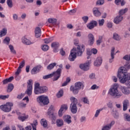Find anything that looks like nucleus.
<instances>
[{"label":"nucleus","instance_id":"obj_28","mask_svg":"<svg viewBox=\"0 0 130 130\" xmlns=\"http://www.w3.org/2000/svg\"><path fill=\"white\" fill-rule=\"evenodd\" d=\"M29 115L23 114L22 116H18V119L21 121H25L26 119H28Z\"/></svg>","mask_w":130,"mask_h":130},{"label":"nucleus","instance_id":"obj_7","mask_svg":"<svg viewBox=\"0 0 130 130\" xmlns=\"http://www.w3.org/2000/svg\"><path fill=\"white\" fill-rule=\"evenodd\" d=\"M33 89V80L29 79L27 82V89L25 91V94L28 96H31L32 94V90Z\"/></svg>","mask_w":130,"mask_h":130},{"label":"nucleus","instance_id":"obj_56","mask_svg":"<svg viewBox=\"0 0 130 130\" xmlns=\"http://www.w3.org/2000/svg\"><path fill=\"white\" fill-rule=\"evenodd\" d=\"M102 42V37L100 36L99 40L96 41V44L97 45H100V43Z\"/></svg>","mask_w":130,"mask_h":130},{"label":"nucleus","instance_id":"obj_23","mask_svg":"<svg viewBox=\"0 0 130 130\" xmlns=\"http://www.w3.org/2000/svg\"><path fill=\"white\" fill-rule=\"evenodd\" d=\"M88 43L89 45H93L94 44V35L92 34H89L88 35Z\"/></svg>","mask_w":130,"mask_h":130},{"label":"nucleus","instance_id":"obj_57","mask_svg":"<svg viewBox=\"0 0 130 130\" xmlns=\"http://www.w3.org/2000/svg\"><path fill=\"white\" fill-rule=\"evenodd\" d=\"M97 89H99V86L96 84H94L91 87V90H97Z\"/></svg>","mask_w":130,"mask_h":130},{"label":"nucleus","instance_id":"obj_49","mask_svg":"<svg viewBox=\"0 0 130 130\" xmlns=\"http://www.w3.org/2000/svg\"><path fill=\"white\" fill-rule=\"evenodd\" d=\"M124 118L127 121H130V115L128 114H124Z\"/></svg>","mask_w":130,"mask_h":130},{"label":"nucleus","instance_id":"obj_55","mask_svg":"<svg viewBox=\"0 0 130 130\" xmlns=\"http://www.w3.org/2000/svg\"><path fill=\"white\" fill-rule=\"evenodd\" d=\"M83 21L85 23L88 22V20H89V17L88 16H83L82 17Z\"/></svg>","mask_w":130,"mask_h":130},{"label":"nucleus","instance_id":"obj_45","mask_svg":"<svg viewBox=\"0 0 130 130\" xmlns=\"http://www.w3.org/2000/svg\"><path fill=\"white\" fill-rule=\"evenodd\" d=\"M10 38L9 37H6L5 38V39L4 40V43H5V44H7V45H9V44H10Z\"/></svg>","mask_w":130,"mask_h":130},{"label":"nucleus","instance_id":"obj_43","mask_svg":"<svg viewBox=\"0 0 130 130\" xmlns=\"http://www.w3.org/2000/svg\"><path fill=\"white\" fill-rule=\"evenodd\" d=\"M63 95V90H60L58 93L56 94V96L57 98H60V97H62Z\"/></svg>","mask_w":130,"mask_h":130},{"label":"nucleus","instance_id":"obj_31","mask_svg":"<svg viewBox=\"0 0 130 130\" xmlns=\"http://www.w3.org/2000/svg\"><path fill=\"white\" fill-rule=\"evenodd\" d=\"M56 125L58 127H60V126H62L63 125V120L61 119H58L56 120Z\"/></svg>","mask_w":130,"mask_h":130},{"label":"nucleus","instance_id":"obj_39","mask_svg":"<svg viewBox=\"0 0 130 130\" xmlns=\"http://www.w3.org/2000/svg\"><path fill=\"white\" fill-rule=\"evenodd\" d=\"M70 100L71 101V103H73L74 104H78V100H77V99H76V98L74 97V96H71L70 98Z\"/></svg>","mask_w":130,"mask_h":130},{"label":"nucleus","instance_id":"obj_25","mask_svg":"<svg viewBox=\"0 0 130 130\" xmlns=\"http://www.w3.org/2000/svg\"><path fill=\"white\" fill-rule=\"evenodd\" d=\"M51 46L53 49L54 52H58V47L59 45L58 42H54L51 44Z\"/></svg>","mask_w":130,"mask_h":130},{"label":"nucleus","instance_id":"obj_8","mask_svg":"<svg viewBox=\"0 0 130 130\" xmlns=\"http://www.w3.org/2000/svg\"><path fill=\"white\" fill-rule=\"evenodd\" d=\"M90 63H91V62L90 61H88L85 63L81 64L80 65V68L83 71H89V70L90 69Z\"/></svg>","mask_w":130,"mask_h":130},{"label":"nucleus","instance_id":"obj_32","mask_svg":"<svg viewBox=\"0 0 130 130\" xmlns=\"http://www.w3.org/2000/svg\"><path fill=\"white\" fill-rule=\"evenodd\" d=\"M7 32H8V29H7V28H3L0 31V37H3V36H5V35H7Z\"/></svg>","mask_w":130,"mask_h":130},{"label":"nucleus","instance_id":"obj_41","mask_svg":"<svg viewBox=\"0 0 130 130\" xmlns=\"http://www.w3.org/2000/svg\"><path fill=\"white\" fill-rule=\"evenodd\" d=\"M71 82V78L70 77H67L66 79V81L62 84V87H64V86H67L69 83Z\"/></svg>","mask_w":130,"mask_h":130},{"label":"nucleus","instance_id":"obj_42","mask_svg":"<svg viewBox=\"0 0 130 130\" xmlns=\"http://www.w3.org/2000/svg\"><path fill=\"white\" fill-rule=\"evenodd\" d=\"M41 49H42L43 51H47V50L49 49V46L47 45H43L41 46Z\"/></svg>","mask_w":130,"mask_h":130},{"label":"nucleus","instance_id":"obj_52","mask_svg":"<svg viewBox=\"0 0 130 130\" xmlns=\"http://www.w3.org/2000/svg\"><path fill=\"white\" fill-rule=\"evenodd\" d=\"M7 4L9 8H12L13 7L12 0H7Z\"/></svg>","mask_w":130,"mask_h":130},{"label":"nucleus","instance_id":"obj_38","mask_svg":"<svg viewBox=\"0 0 130 130\" xmlns=\"http://www.w3.org/2000/svg\"><path fill=\"white\" fill-rule=\"evenodd\" d=\"M55 66H56V63L55 62L50 63L48 66L47 69L49 70H52V69H53Z\"/></svg>","mask_w":130,"mask_h":130},{"label":"nucleus","instance_id":"obj_17","mask_svg":"<svg viewBox=\"0 0 130 130\" xmlns=\"http://www.w3.org/2000/svg\"><path fill=\"white\" fill-rule=\"evenodd\" d=\"M70 110L71 112H72L74 114L77 113V112L78 111V108L77 107V105L71 103L70 105Z\"/></svg>","mask_w":130,"mask_h":130},{"label":"nucleus","instance_id":"obj_58","mask_svg":"<svg viewBox=\"0 0 130 130\" xmlns=\"http://www.w3.org/2000/svg\"><path fill=\"white\" fill-rule=\"evenodd\" d=\"M123 59H125V60H130V55H126L123 57Z\"/></svg>","mask_w":130,"mask_h":130},{"label":"nucleus","instance_id":"obj_60","mask_svg":"<svg viewBox=\"0 0 130 130\" xmlns=\"http://www.w3.org/2000/svg\"><path fill=\"white\" fill-rule=\"evenodd\" d=\"M97 52H98L97 49L95 48H93L91 49V53H93V54H97Z\"/></svg>","mask_w":130,"mask_h":130},{"label":"nucleus","instance_id":"obj_14","mask_svg":"<svg viewBox=\"0 0 130 130\" xmlns=\"http://www.w3.org/2000/svg\"><path fill=\"white\" fill-rule=\"evenodd\" d=\"M97 26V21H91L90 23L87 24V27L90 30L94 28V27H96Z\"/></svg>","mask_w":130,"mask_h":130},{"label":"nucleus","instance_id":"obj_2","mask_svg":"<svg viewBox=\"0 0 130 130\" xmlns=\"http://www.w3.org/2000/svg\"><path fill=\"white\" fill-rule=\"evenodd\" d=\"M108 94L114 98H120L122 93L118 91V85L116 83L113 85L109 90Z\"/></svg>","mask_w":130,"mask_h":130},{"label":"nucleus","instance_id":"obj_13","mask_svg":"<svg viewBox=\"0 0 130 130\" xmlns=\"http://www.w3.org/2000/svg\"><path fill=\"white\" fill-rule=\"evenodd\" d=\"M22 42L26 45H31V44H34V42L31 41L30 40L27 39L26 37H22Z\"/></svg>","mask_w":130,"mask_h":130},{"label":"nucleus","instance_id":"obj_5","mask_svg":"<svg viewBox=\"0 0 130 130\" xmlns=\"http://www.w3.org/2000/svg\"><path fill=\"white\" fill-rule=\"evenodd\" d=\"M37 100L40 105H47L49 103V99L48 97L42 95L38 96Z\"/></svg>","mask_w":130,"mask_h":130},{"label":"nucleus","instance_id":"obj_10","mask_svg":"<svg viewBox=\"0 0 130 130\" xmlns=\"http://www.w3.org/2000/svg\"><path fill=\"white\" fill-rule=\"evenodd\" d=\"M41 86L40 84L39 83L37 82L35 84V88H34V92L36 95H39V94H42L40 91H41Z\"/></svg>","mask_w":130,"mask_h":130},{"label":"nucleus","instance_id":"obj_24","mask_svg":"<svg viewBox=\"0 0 130 130\" xmlns=\"http://www.w3.org/2000/svg\"><path fill=\"white\" fill-rule=\"evenodd\" d=\"M128 106H129V101L128 100H124L123 102V111H126Z\"/></svg>","mask_w":130,"mask_h":130},{"label":"nucleus","instance_id":"obj_59","mask_svg":"<svg viewBox=\"0 0 130 130\" xmlns=\"http://www.w3.org/2000/svg\"><path fill=\"white\" fill-rule=\"evenodd\" d=\"M86 54L87 55H92V51L90 49H87Z\"/></svg>","mask_w":130,"mask_h":130},{"label":"nucleus","instance_id":"obj_35","mask_svg":"<svg viewBox=\"0 0 130 130\" xmlns=\"http://www.w3.org/2000/svg\"><path fill=\"white\" fill-rule=\"evenodd\" d=\"M47 90H48L47 87L41 86V90L39 92V93H41L42 94L43 93H45V92H47Z\"/></svg>","mask_w":130,"mask_h":130},{"label":"nucleus","instance_id":"obj_48","mask_svg":"<svg viewBox=\"0 0 130 130\" xmlns=\"http://www.w3.org/2000/svg\"><path fill=\"white\" fill-rule=\"evenodd\" d=\"M53 38H50L49 39H45L44 40V43H46V44H48V43H50L51 41H53Z\"/></svg>","mask_w":130,"mask_h":130},{"label":"nucleus","instance_id":"obj_15","mask_svg":"<svg viewBox=\"0 0 130 130\" xmlns=\"http://www.w3.org/2000/svg\"><path fill=\"white\" fill-rule=\"evenodd\" d=\"M42 67L40 65L37 66L36 67H34L31 70V74L32 75H35L37 74V73H39L40 72V70H41V68Z\"/></svg>","mask_w":130,"mask_h":130},{"label":"nucleus","instance_id":"obj_62","mask_svg":"<svg viewBox=\"0 0 130 130\" xmlns=\"http://www.w3.org/2000/svg\"><path fill=\"white\" fill-rule=\"evenodd\" d=\"M27 17V14L26 13H23L21 16V18L22 20H25L26 19V17Z\"/></svg>","mask_w":130,"mask_h":130},{"label":"nucleus","instance_id":"obj_30","mask_svg":"<svg viewBox=\"0 0 130 130\" xmlns=\"http://www.w3.org/2000/svg\"><path fill=\"white\" fill-rule=\"evenodd\" d=\"M14 80V77L11 76L9 78H7L3 81V83L4 85H6V84H8V83H11L12 81Z\"/></svg>","mask_w":130,"mask_h":130},{"label":"nucleus","instance_id":"obj_44","mask_svg":"<svg viewBox=\"0 0 130 130\" xmlns=\"http://www.w3.org/2000/svg\"><path fill=\"white\" fill-rule=\"evenodd\" d=\"M56 19L54 18H49L48 20V22L51 24H55L56 23Z\"/></svg>","mask_w":130,"mask_h":130},{"label":"nucleus","instance_id":"obj_1","mask_svg":"<svg viewBox=\"0 0 130 130\" xmlns=\"http://www.w3.org/2000/svg\"><path fill=\"white\" fill-rule=\"evenodd\" d=\"M84 51H85V46L84 45L78 46L77 48H74L71 51V53L69 57V60L74 61L77 58V54L78 56H81Z\"/></svg>","mask_w":130,"mask_h":130},{"label":"nucleus","instance_id":"obj_21","mask_svg":"<svg viewBox=\"0 0 130 130\" xmlns=\"http://www.w3.org/2000/svg\"><path fill=\"white\" fill-rule=\"evenodd\" d=\"M114 50H115V48L114 47H112L111 51V58L109 59V62H112L113 61V59L114 58V55L116 54L119 51H117L115 53H114Z\"/></svg>","mask_w":130,"mask_h":130},{"label":"nucleus","instance_id":"obj_53","mask_svg":"<svg viewBox=\"0 0 130 130\" xmlns=\"http://www.w3.org/2000/svg\"><path fill=\"white\" fill-rule=\"evenodd\" d=\"M104 4V0H98L96 2V5H98L99 6H102Z\"/></svg>","mask_w":130,"mask_h":130},{"label":"nucleus","instance_id":"obj_50","mask_svg":"<svg viewBox=\"0 0 130 130\" xmlns=\"http://www.w3.org/2000/svg\"><path fill=\"white\" fill-rule=\"evenodd\" d=\"M13 19L14 21H18L19 19V16H18V14L15 13L13 14Z\"/></svg>","mask_w":130,"mask_h":130},{"label":"nucleus","instance_id":"obj_6","mask_svg":"<svg viewBox=\"0 0 130 130\" xmlns=\"http://www.w3.org/2000/svg\"><path fill=\"white\" fill-rule=\"evenodd\" d=\"M13 103L7 102L4 105H1L0 106V109L4 112H10L12 110V107L13 106Z\"/></svg>","mask_w":130,"mask_h":130},{"label":"nucleus","instance_id":"obj_3","mask_svg":"<svg viewBox=\"0 0 130 130\" xmlns=\"http://www.w3.org/2000/svg\"><path fill=\"white\" fill-rule=\"evenodd\" d=\"M62 70L61 69H58L56 72L50 74L48 75H45L43 76V79L44 80H47V79H50V78H52L54 77L53 81H57L58 79L60 78Z\"/></svg>","mask_w":130,"mask_h":130},{"label":"nucleus","instance_id":"obj_18","mask_svg":"<svg viewBox=\"0 0 130 130\" xmlns=\"http://www.w3.org/2000/svg\"><path fill=\"white\" fill-rule=\"evenodd\" d=\"M35 37L39 38L41 36V28L39 27H37L35 29Z\"/></svg>","mask_w":130,"mask_h":130},{"label":"nucleus","instance_id":"obj_22","mask_svg":"<svg viewBox=\"0 0 130 130\" xmlns=\"http://www.w3.org/2000/svg\"><path fill=\"white\" fill-rule=\"evenodd\" d=\"M122 20H123V17L120 15H118L114 18V23L115 24H119Z\"/></svg>","mask_w":130,"mask_h":130},{"label":"nucleus","instance_id":"obj_16","mask_svg":"<svg viewBox=\"0 0 130 130\" xmlns=\"http://www.w3.org/2000/svg\"><path fill=\"white\" fill-rule=\"evenodd\" d=\"M24 67H25V61L23 60L19 63V66L17 69V72L15 73V75H19V74L21 73V69H23Z\"/></svg>","mask_w":130,"mask_h":130},{"label":"nucleus","instance_id":"obj_19","mask_svg":"<svg viewBox=\"0 0 130 130\" xmlns=\"http://www.w3.org/2000/svg\"><path fill=\"white\" fill-rule=\"evenodd\" d=\"M102 64V57H98L94 62V67H100Z\"/></svg>","mask_w":130,"mask_h":130},{"label":"nucleus","instance_id":"obj_46","mask_svg":"<svg viewBox=\"0 0 130 130\" xmlns=\"http://www.w3.org/2000/svg\"><path fill=\"white\" fill-rule=\"evenodd\" d=\"M103 110V109H100L99 110H96L95 113L94 114V117H98L99 116V114H100V112Z\"/></svg>","mask_w":130,"mask_h":130},{"label":"nucleus","instance_id":"obj_20","mask_svg":"<svg viewBox=\"0 0 130 130\" xmlns=\"http://www.w3.org/2000/svg\"><path fill=\"white\" fill-rule=\"evenodd\" d=\"M63 119L64 122H66V123H68V124H70V123H72V117H71V116L69 115H64L63 117Z\"/></svg>","mask_w":130,"mask_h":130},{"label":"nucleus","instance_id":"obj_54","mask_svg":"<svg viewBox=\"0 0 130 130\" xmlns=\"http://www.w3.org/2000/svg\"><path fill=\"white\" fill-rule=\"evenodd\" d=\"M9 95H0V99H2V100H5V99H8V98H9Z\"/></svg>","mask_w":130,"mask_h":130},{"label":"nucleus","instance_id":"obj_64","mask_svg":"<svg viewBox=\"0 0 130 130\" xmlns=\"http://www.w3.org/2000/svg\"><path fill=\"white\" fill-rule=\"evenodd\" d=\"M24 96H25V94L24 93H21L17 96V98L18 99H22V98H23Z\"/></svg>","mask_w":130,"mask_h":130},{"label":"nucleus","instance_id":"obj_27","mask_svg":"<svg viewBox=\"0 0 130 130\" xmlns=\"http://www.w3.org/2000/svg\"><path fill=\"white\" fill-rule=\"evenodd\" d=\"M93 15L95 17H99L101 16V12L99 11L98 8H94L93 9Z\"/></svg>","mask_w":130,"mask_h":130},{"label":"nucleus","instance_id":"obj_47","mask_svg":"<svg viewBox=\"0 0 130 130\" xmlns=\"http://www.w3.org/2000/svg\"><path fill=\"white\" fill-rule=\"evenodd\" d=\"M98 22L99 23V25L100 26H103L104 25V23L105 22V20L103 19H100L98 20Z\"/></svg>","mask_w":130,"mask_h":130},{"label":"nucleus","instance_id":"obj_11","mask_svg":"<svg viewBox=\"0 0 130 130\" xmlns=\"http://www.w3.org/2000/svg\"><path fill=\"white\" fill-rule=\"evenodd\" d=\"M68 105H63L61 106L58 111V116L59 117H61V116H62V112L66 111V110H68Z\"/></svg>","mask_w":130,"mask_h":130},{"label":"nucleus","instance_id":"obj_40","mask_svg":"<svg viewBox=\"0 0 130 130\" xmlns=\"http://www.w3.org/2000/svg\"><path fill=\"white\" fill-rule=\"evenodd\" d=\"M9 48L12 53L13 54H16V50H15V49H14V46L13 45H9Z\"/></svg>","mask_w":130,"mask_h":130},{"label":"nucleus","instance_id":"obj_26","mask_svg":"<svg viewBox=\"0 0 130 130\" xmlns=\"http://www.w3.org/2000/svg\"><path fill=\"white\" fill-rule=\"evenodd\" d=\"M47 114L48 115H49L50 118H52V121L53 122L52 123H55V119H56V117H55L54 114H53V113L48 112Z\"/></svg>","mask_w":130,"mask_h":130},{"label":"nucleus","instance_id":"obj_34","mask_svg":"<svg viewBox=\"0 0 130 130\" xmlns=\"http://www.w3.org/2000/svg\"><path fill=\"white\" fill-rule=\"evenodd\" d=\"M128 11V9L125 8L124 9H121L119 11V15L120 16H122V15H124L126 12Z\"/></svg>","mask_w":130,"mask_h":130},{"label":"nucleus","instance_id":"obj_29","mask_svg":"<svg viewBox=\"0 0 130 130\" xmlns=\"http://www.w3.org/2000/svg\"><path fill=\"white\" fill-rule=\"evenodd\" d=\"M40 122L41 125H42L43 127H44L45 128H46V127H47L48 124H47V120H46V119L43 118L41 120Z\"/></svg>","mask_w":130,"mask_h":130},{"label":"nucleus","instance_id":"obj_33","mask_svg":"<svg viewBox=\"0 0 130 130\" xmlns=\"http://www.w3.org/2000/svg\"><path fill=\"white\" fill-rule=\"evenodd\" d=\"M31 125L32 127V130H37L36 127L37 126V125H38V122L37 121V120H35L31 124Z\"/></svg>","mask_w":130,"mask_h":130},{"label":"nucleus","instance_id":"obj_36","mask_svg":"<svg viewBox=\"0 0 130 130\" xmlns=\"http://www.w3.org/2000/svg\"><path fill=\"white\" fill-rule=\"evenodd\" d=\"M14 89V85L13 84H9L8 86L7 92L10 93L13 91Z\"/></svg>","mask_w":130,"mask_h":130},{"label":"nucleus","instance_id":"obj_63","mask_svg":"<svg viewBox=\"0 0 130 130\" xmlns=\"http://www.w3.org/2000/svg\"><path fill=\"white\" fill-rule=\"evenodd\" d=\"M26 105H27V104H25L24 103H20L19 104V107H26Z\"/></svg>","mask_w":130,"mask_h":130},{"label":"nucleus","instance_id":"obj_61","mask_svg":"<svg viewBox=\"0 0 130 130\" xmlns=\"http://www.w3.org/2000/svg\"><path fill=\"white\" fill-rule=\"evenodd\" d=\"M84 103H85L86 104H89V100H88V99L87 98H84L83 99Z\"/></svg>","mask_w":130,"mask_h":130},{"label":"nucleus","instance_id":"obj_4","mask_svg":"<svg viewBox=\"0 0 130 130\" xmlns=\"http://www.w3.org/2000/svg\"><path fill=\"white\" fill-rule=\"evenodd\" d=\"M84 82H77L75 83V86H71L70 87V91L76 95L79 93V90L84 89Z\"/></svg>","mask_w":130,"mask_h":130},{"label":"nucleus","instance_id":"obj_9","mask_svg":"<svg viewBox=\"0 0 130 130\" xmlns=\"http://www.w3.org/2000/svg\"><path fill=\"white\" fill-rule=\"evenodd\" d=\"M114 124H115V121L112 120L109 124L104 125L102 127V130H110L111 129V127L113 126Z\"/></svg>","mask_w":130,"mask_h":130},{"label":"nucleus","instance_id":"obj_37","mask_svg":"<svg viewBox=\"0 0 130 130\" xmlns=\"http://www.w3.org/2000/svg\"><path fill=\"white\" fill-rule=\"evenodd\" d=\"M113 38L115 40H117V41H119V40H120L121 39L120 37H119V35H118V34L116 33L113 34Z\"/></svg>","mask_w":130,"mask_h":130},{"label":"nucleus","instance_id":"obj_51","mask_svg":"<svg viewBox=\"0 0 130 130\" xmlns=\"http://www.w3.org/2000/svg\"><path fill=\"white\" fill-rule=\"evenodd\" d=\"M53 111H54V107L53 106H50L48 110V112H51V113H52Z\"/></svg>","mask_w":130,"mask_h":130},{"label":"nucleus","instance_id":"obj_12","mask_svg":"<svg viewBox=\"0 0 130 130\" xmlns=\"http://www.w3.org/2000/svg\"><path fill=\"white\" fill-rule=\"evenodd\" d=\"M120 90L124 95H129L130 94L129 87L121 86Z\"/></svg>","mask_w":130,"mask_h":130}]
</instances>
